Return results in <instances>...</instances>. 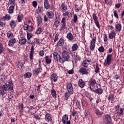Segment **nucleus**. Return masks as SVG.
I'll return each mask as SVG.
<instances>
[{"instance_id": "40", "label": "nucleus", "mask_w": 124, "mask_h": 124, "mask_svg": "<svg viewBox=\"0 0 124 124\" xmlns=\"http://www.w3.org/2000/svg\"><path fill=\"white\" fill-rule=\"evenodd\" d=\"M42 32V30L41 29V28L39 27L35 32L36 34H40Z\"/></svg>"}, {"instance_id": "5", "label": "nucleus", "mask_w": 124, "mask_h": 124, "mask_svg": "<svg viewBox=\"0 0 124 124\" xmlns=\"http://www.w3.org/2000/svg\"><path fill=\"white\" fill-rule=\"evenodd\" d=\"M53 58L54 60H56V61H59V62H62V63L64 62V61H63L62 58H61V56L59 53H58V52H55L53 53Z\"/></svg>"}, {"instance_id": "19", "label": "nucleus", "mask_w": 124, "mask_h": 124, "mask_svg": "<svg viewBox=\"0 0 124 124\" xmlns=\"http://www.w3.org/2000/svg\"><path fill=\"white\" fill-rule=\"evenodd\" d=\"M45 120L47 122H51L52 121V115L51 114L48 113L45 116Z\"/></svg>"}, {"instance_id": "26", "label": "nucleus", "mask_w": 124, "mask_h": 124, "mask_svg": "<svg viewBox=\"0 0 124 124\" xmlns=\"http://www.w3.org/2000/svg\"><path fill=\"white\" fill-rule=\"evenodd\" d=\"M44 7L45 9H49L50 8V4L48 2V0H44Z\"/></svg>"}, {"instance_id": "30", "label": "nucleus", "mask_w": 124, "mask_h": 124, "mask_svg": "<svg viewBox=\"0 0 124 124\" xmlns=\"http://www.w3.org/2000/svg\"><path fill=\"white\" fill-rule=\"evenodd\" d=\"M95 93H98L99 94H101L102 93H103V90H102V89L101 88L95 89Z\"/></svg>"}, {"instance_id": "39", "label": "nucleus", "mask_w": 124, "mask_h": 124, "mask_svg": "<svg viewBox=\"0 0 124 124\" xmlns=\"http://www.w3.org/2000/svg\"><path fill=\"white\" fill-rule=\"evenodd\" d=\"M5 93H4V91L3 90V89L0 87V96L1 95H2L3 96V95H5Z\"/></svg>"}, {"instance_id": "24", "label": "nucleus", "mask_w": 124, "mask_h": 124, "mask_svg": "<svg viewBox=\"0 0 124 124\" xmlns=\"http://www.w3.org/2000/svg\"><path fill=\"white\" fill-rule=\"evenodd\" d=\"M36 12L37 14H42V12H43V8L41 6H38Z\"/></svg>"}, {"instance_id": "47", "label": "nucleus", "mask_w": 124, "mask_h": 124, "mask_svg": "<svg viewBox=\"0 0 124 124\" xmlns=\"http://www.w3.org/2000/svg\"><path fill=\"white\" fill-rule=\"evenodd\" d=\"M73 21H74V23H76V22H77V21H78V17H77V15H74Z\"/></svg>"}, {"instance_id": "33", "label": "nucleus", "mask_w": 124, "mask_h": 124, "mask_svg": "<svg viewBox=\"0 0 124 124\" xmlns=\"http://www.w3.org/2000/svg\"><path fill=\"white\" fill-rule=\"evenodd\" d=\"M10 26L12 29H14L16 27V22L14 20L10 22Z\"/></svg>"}, {"instance_id": "4", "label": "nucleus", "mask_w": 124, "mask_h": 124, "mask_svg": "<svg viewBox=\"0 0 124 124\" xmlns=\"http://www.w3.org/2000/svg\"><path fill=\"white\" fill-rule=\"evenodd\" d=\"M9 3H10V4H13L9 7L8 11L9 13L12 14V13L14 12V8L15 7V0H9Z\"/></svg>"}, {"instance_id": "12", "label": "nucleus", "mask_w": 124, "mask_h": 124, "mask_svg": "<svg viewBox=\"0 0 124 124\" xmlns=\"http://www.w3.org/2000/svg\"><path fill=\"white\" fill-rule=\"evenodd\" d=\"M34 53V46H32L31 49V51L30 53V59L31 61H32L33 60V54Z\"/></svg>"}, {"instance_id": "17", "label": "nucleus", "mask_w": 124, "mask_h": 124, "mask_svg": "<svg viewBox=\"0 0 124 124\" xmlns=\"http://www.w3.org/2000/svg\"><path fill=\"white\" fill-rule=\"evenodd\" d=\"M78 86L80 88H84L85 87V85H86V82L82 80V79L79 80L78 82Z\"/></svg>"}, {"instance_id": "54", "label": "nucleus", "mask_w": 124, "mask_h": 124, "mask_svg": "<svg viewBox=\"0 0 124 124\" xmlns=\"http://www.w3.org/2000/svg\"><path fill=\"white\" fill-rule=\"evenodd\" d=\"M32 30H33V27L32 26H28L27 31H31Z\"/></svg>"}, {"instance_id": "57", "label": "nucleus", "mask_w": 124, "mask_h": 124, "mask_svg": "<svg viewBox=\"0 0 124 124\" xmlns=\"http://www.w3.org/2000/svg\"><path fill=\"white\" fill-rule=\"evenodd\" d=\"M32 5L34 7H36L37 6V2L36 1H33L32 2Z\"/></svg>"}, {"instance_id": "8", "label": "nucleus", "mask_w": 124, "mask_h": 124, "mask_svg": "<svg viewBox=\"0 0 124 124\" xmlns=\"http://www.w3.org/2000/svg\"><path fill=\"white\" fill-rule=\"evenodd\" d=\"M93 18L94 20L95 24L96 25L98 29H100V25H99V22L97 20V16H96V14H95V13H94L93 14Z\"/></svg>"}, {"instance_id": "61", "label": "nucleus", "mask_w": 124, "mask_h": 124, "mask_svg": "<svg viewBox=\"0 0 124 124\" xmlns=\"http://www.w3.org/2000/svg\"><path fill=\"white\" fill-rule=\"evenodd\" d=\"M73 73H74L73 70H70L68 71V74H73Z\"/></svg>"}, {"instance_id": "10", "label": "nucleus", "mask_w": 124, "mask_h": 124, "mask_svg": "<svg viewBox=\"0 0 124 124\" xmlns=\"http://www.w3.org/2000/svg\"><path fill=\"white\" fill-rule=\"evenodd\" d=\"M65 17H63L62 18V20L61 21V23L62 24V27L60 29V31H63L65 29H66V27H65Z\"/></svg>"}, {"instance_id": "6", "label": "nucleus", "mask_w": 124, "mask_h": 124, "mask_svg": "<svg viewBox=\"0 0 124 124\" xmlns=\"http://www.w3.org/2000/svg\"><path fill=\"white\" fill-rule=\"evenodd\" d=\"M89 71L90 70H89V68H86V67H81L78 72L80 73V74H82V75H88L89 74Z\"/></svg>"}, {"instance_id": "29", "label": "nucleus", "mask_w": 124, "mask_h": 124, "mask_svg": "<svg viewBox=\"0 0 124 124\" xmlns=\"http://www.w3.org/2000/svg\"><path fill=\"white\" fill-rule=\"evenodd\" d=\"M89 62H90V60L84 61L82 62V65L84 67L88 68V66L89 65Z\"/></svg>"}, {"instance_id": "62", "label": "nucleus", "mask_w": 124, "mask_h": 124, "mask_svg": "<svg viewBox=\"0 0 124 124\" xmlns=\"http://www.w3.org/2000/svg\"><path fill=\"white\" fill-rule=\"evenodd\" d=\"M76 103L77 106H80L81 103L80 102V101L77 100L76 102Z\"/></svg>"}, {"instance_id": "1", "label": "nucleus", "mask_w": 124, "mask_h": 124, "mask_svg": "<svg viewBox=\"0 0 124 124\" xmlns=\"http://www.w3.org/2000/svg\"><path fill=\"white\" fill-rule=\"evenodd\" d=\"M9 84H4L1 88L4 91H12L13 90V83L12 81H9Z\"/></svg>"}, {"instance_id": "53", "label": "nucleus", "mask_w": 124, "mask_h": 124, "mask_svg": "<svg viewBox=\"0 0 124 124\" xmlns=\"http://www.w3.org/2000/svg\"><path fill=\"white\" fill-rule=\"evenodd\" d=\"M108 40V38H107V34H104V41L105 42H106Z\"/></svg>"}, {"instance_id": "43", "label": "nucleus", "mask_w": 124, "mask_h": 124, "mask_svg": "<svg viewBox=\"0 0 124 124\" xmlns=\"http://www.w3.org/2000/svg\"><path fill=\"white\" fill-rule=\"evenodd\" d=\"M27 39H31L32 37V34L27 32Z\"/></svg>"}, {"instance_id": "51", "label": "nucleus", "mask_w": 124, "mask_h": 124, "mask_svg": "<svg viewBox=\"0 0 124 124\" xmlns=\"http://www.w3.org/2000/svg\"><path fill=\"white\" fill-rule=\"evenodd\" d=\"M96 114L98 116H101V115H102V114H103V113H102V112L98 110L96 111Z\"/></svg>"}, {"instance_id": "21", "label": "nucleus", "mask_w": 124, "mask_h": 124, "mask_svg": "<svg viewBox=\"0 0 124 124\" xmlns=\"http://www.w3.org/2000/svg\"><path fill=\"white\" fill-rule=\"evenodd\" d=\"M68 121V116L66 114L63 115L62 117V124H66V122Z\"/></svg>"}, {"instance_id": "9", "label": "nucleus", "mask_w": 124, "mask_h": 124, "mask_svg": "<svg viewBox=\"0 0 124 124\" xmlns=\"http://www.w3.org/2000/svg\"><path fill=\"white\" fill-rule=\"evenodd\" d=\"M66 89L69 93H73V87H72V84L71 83H67L66 84Z\"/></svg>"}, {"instance_id": "15", "label": "nucleus", "mask_w": 124, "mask_h": 124, "mask_svg": "<svg viewBox=\"0 0 124 124\" xmlns=\"http://www.w3.org/2000/svg\"><path fill=\"white\" fill-rule=\"evenodd\" d=\"M42 70V68L39 67V68H36L34 69L33 71V74L34 75H35L36 76H37L40 72H41V71Z\"/></svg>"}, {"instance_id": "14", "label": "nucleus", "mask_w": 124, "mask_h": 124, "mask_svg": "<svg viewBox=\"0 0 124 124\" xmlns=\"http://www.w3.org/2000/svg\"><path fill=\"white\" fill-rule=\"evenodd\" d=\"M52 54H51L49 56H46L45 57V60H46V62L47 64H50L51 63V62H52Z\"/></svg>"}, {"instance_id": "35", "label": "nucleus", "mask_w": 124, "mask_h": 124, "mask_svg": "<svg viewBox=\"0 0 124 124\" xmlns=\"http://www.w3.org/2000/svg\"><path fill=\"white\" fill-rule=\"evenodd\" d=\"M51 95L54 98H57V92L54 90H51Z\"/></svg>"}, {"instance_id": "11", "label": "nucleus", "mask_w": 124, "mask_h": 124, "mask_svg": "<svg viewBox=\"0 0 124 124\" xmlns=\"http://www.w3.org/2000/svg\"><path fill=\"white\" fill-rule=\"evenodd\" d=\"M62 56L63 59H63V60L64 61V62L65 61H67L68 59H69V54H68L67 51L64 50L62 53Z\"/></svg>"}, {"instance_id": "18", "label": "nucleus", "mask_w": 124, "mask_h": 124, "mask_svg": "<svg viewBox=\"0 0 124 124\" xmlns=\"http://www.w3.org/2000/svg\"><path fill=\"white\" fill-rule=\"evenodd\" d=\"M108 37L109 39H113L116 37V32H115V31H112L108 35Z\"/></svg>"}, {"instance_id": "31", "label": "nucleus", "mask_w": 124, "mask_h": 124, "mask_svg": "<svg viewBox=\"0 0 124 124\" xmlns=\"http://www.w3.org/2000/svg\"><path fill=\"white\" fill-rule=\"evenodd\" d=\"M67 38L71 41L72 40H73L74 37H73V35H72L71 32H69L67 35Z\"/></svg>"}, {"instance_id": "58", "label": "nucleus", "mask_w": 124, "mask_h": 124, "mask_svg": "<svg viewBox=\"0 0 124 124\" xmlns=\"http://www.w3.org/2000/svg\"><path fill=\"white\" fill-rule=\"evenodd\" d=\"M39 55L41 57H43V56H44V51L40 50V52H39Z\"/></svg>"}, {"instance_id": "60", "label": "nucleus", "mask_w": 124, "mask_h": 124, "mask_svg": "<svg viewBox=\"0 0 124 124\" xmlns=\"http://www.w3.org/2000/svg\"><path fill=\"white\" fill-rule=\"evenodd\" d=\"M44 21L45 22H48V17H47L46 15L44 16Z\"/></svg>"}, {"instance_id": "36", "label": "nucleus", "mask_w": 124, "mask_h": 124, "mask_svg": "<svg viewBox=\"0 0 124 124\" xmlns=\"http://www.w3.org/2000/svg\"><path fill=\"white\" fill-rule=\"evenodd\" d=\"M7 36L8 38H12V37H13V33H12L11 31H8L7 32Z\"/></svg>"}, {"instance_id": "46", "label": "nucleus", "mask_w": 124, "mask_h": 124, "mask_svg": "<svg viewBox=\"0 0 124 124\" xmlns=\"http://www.w3.org/2000/svg\"><path fill=\"white\" fill-rule=\"evenodd\" d=\"M54 26L56 28H58V26H60V21H59V20H56L54 22Z\"/></svg>"}, {"instance_id": "27", "label": "nucleus", "mask_w": 124, "mask_h": 124, "mask_svg": "<svg viewBox=\"0 0 124 124\" xmlns=\"http://www.w3.org/2000/svg\"><path fill=\"white\" fill-rule=\"evenodd\" d=\"M37 23H38V27H39L40 26V24L42 23V18L40 16H37Z\"/></svg>"}, {"instance_id": "32", "label": "nucleus", "mask_w": 124, "mask_h": 124, "mask_svg": "<svg viewBox=\"0 0 124 124\" xmlns=\"http://www.w3.org/2000/svg\"><path fill=\"white\" fill-rule=\"evenodd\" d=\"M78 50V45L77 44H74L72 46V51L74 52V51H77Z\"/></svg>"}, {"instance_id": "38", "label": "nucleus", "mask_w": 124, "mask_h": 124, "mask_svg": "<svg viewBox=\"0 0 124 124\" xmlns=\"http://www.w3.org/2000/svg\"><path fill=\"white\" fill-rule=\"evenodd\" d=\"M23 16H22V15H18L17 16V18L18 22L19 23H20V22H22V20H23Z\"/></svg>"}, {"instance_id": "41", "label": "nucleus", "mask_w": 124, "mask_h": 124, "mask_svg": "<svg viewBox=\"0 0 124 124\" xmlns=\"http://www.w3.org/2000/svg\"><path fill=\"white\" fill-rule=\"evenodd\" d=\"M113 14L114 17L116 18V19H119V16L118 15V12H117V10H114L113 11Z\"/></svg>"}, {"instance_id": "3", "label": "nucleus", "mask_w": 124, "mask_h": 124, "mask_svg": "<svg viewBox=\"0 0 124 124\" xmlns=\"http://www.w3.org/2000/svg\"><path fill=\"white\" fill-rule=\"evenodd\" d=\"M113 55L112 54H108L107 56L106 59L105 60L104 64V66H107V65H109L111 64V62H112V59Z\"/></svg>"}, {"instance_id": "13", "label": "nucleus", "mask_w": 124, "mask_h": 124, "mask_svg": "<svg viewBox=\"0 0 124 124\" xmlns=\"http://www.w3.org/2000/svg\"><path fill=\"white\" fill-rule=\"evenodd\" d=\"M105 120L106 122H107V124H113L111 122L112 121V119L111 118V116L109 114H107L105 116Z\"/></svg>"}, {"instance_id": "48", "label": "nucleus", "mask_w": 124, "mask_h": 124, "mask_svg": "<svg viewBox=\"0 0 124 124\" xmlns=\"http://www.w3.org/2000/svg\"><path fill=\"white\" fill-rule=\"evenodd\" d=\"M63 16H67L68 17L70 16V12L67 11L63 14Z\"/></svg>"}, {"instance_id": "37", "label": "nucleus", "mask_w": 124, "mask_h": 124, "mask_svg": "<svg viewBox=\"0 0 124 124\" xmlns=\"http://www.w3.org/2000/svg\"><path fill=\"white\" fill-rule=\"evenodd\" d=\"M70 94H72V93H70L68 92H65L64 93V97L66 98V100L68 99V97L70 96Z\"/></svg>"}, {"instance_id": "59", "label": "nucleus", "mask_w": 124, "mask_h": 124, "mask_svg": "<svg viewBox=\"0 0 124 124\" xmlns=\"http://www.w3.org/2000/svg\"><path fill=\"white\" fill-rule=\"evenodd\" d=\"M23 28H24V30H25V31H28V29L29 28V26H28V25L25 24L23 26Z\"/></svg>"}, {"instance_id": "20", "label": "nucleus", "mask_w": 124, "mask_h": 124, "mask_svg": "<svg viewBox=\"0 0 124 124\" xmlns=\"http://www.w3.org/2000/svg\"><path fill=\"white\" fill-rule=\"evenodd\" d=\"M115 29L116 31H118V32H121V31L122 30V25L118 23V24L115 26Z\"/></svg>"}, {"instance_id": "52", "label": "nucleus", "mask_w": 124, "mask_h": 124, "mask_svg": "<svg viewBox=\"0 0 124 124\" xmlns=\"http://www.w3.org/2000/svg\"><path fill=\"white\" fill-rule=\"evenodd\" d=\"M3 47H2V45H1V43H0V54H1L2 52H3Z\"/></svg>"}, {"instance_id": "56", "label": "nucleus", "mask_w": 124, "mask_h": 124, "mask_svg": "<svg viewBox=\"0 0 124 124\" xmlns=\"http://www.w3.org/2000/svg\"><path fill=\"white\" fill-rule=\"evenodd\" d=\"M34 118L36 119V120H40L39 116L37 114H34Z\"/></svg>"}, {"instance_id": "2", "label": "nucleus", "mask_w": 124, "mask_h": 124, "mask_svg": "<svg viewBox=\"0 0 124 124\" xmlns=\"http://www.w3.org/2000/svg\"><path fill=\"white\" fill-rule=\"evenodd\" d=\"M95 85L97 86V83H96V80L94 78H91L89 86H90V89L91 90L92 92H94V89H96L97 86L95 87Z\"/></svg>"}, {"instance_id": "34", "label": "nucleus", "mask_w": 124, "mask_h": 124, "mask_svg": "<svg viewBox=\"0 0 124 124\" xmlns=\"http://www.w3.org/2000/svg\"><path fill=\"white\" fill-rule=\"evenodd\" d=\"M64 44L63 39H60L57 44V46H62Z\"/></svg>"}, {"instance_id": "42", "label": "nucleus", "mask_w": 124, "mask_h": 124, "mask_svg": "<svg viewBox=\"0 0 124 124\" xmlns=\"http://www.w3.org/2000/svg\"><path fill=\"white\" fill-rule=\"evenodd\" d=\"M23 65H24L23 64V63H22L21 62H19L18 63L17 66L19 69H22V67H23Z\"/></svg>"}, {"instance_id": "63", "label": "nucleus", "mask_w": 124, "mask_h": 124, "mask_svg": "<svg viewBox=\"0 0 124 124\" xmlns=\"http://www.w3.org/2000/svg\"><path fill=\"white\" fill-rule=\"evenodd\" d=\"M34 42L35 43H39V39H37V38H35L34 39Z\"/></svg>"}, {"instance_id": "44", "label": "nucleus", "mask_w": 124, "mask_h": 124, "mask_svg": "<svg viewBox=\"0 0 124 124\" xmlns=\"http://www.w3.org/2000/svg\"><path fill=\"white\" fill-rule=\"evenodd\" d=\"M24 76L27 78H30V77H31V73L28 72L25 75H24Z\"/></svg>"}, {"instance_id": "16", "label": "nucleus", "mask_w": 124, "mask_h": 124, "mask_svg": "<svg viewBox=\"0 0 124 124\" xmlns=\"http://www.w3.org/2000/svg\"><path fill=\"white\" fill-rule=\"evenodd\" d=\"M50 79L53 82H57V80H58V75L56 74H52L50 77Z\"/></svg>"}, {"instance_id": "28", "label": "nucleus", "mask_w": 124, "mask_h": 124, "mask_svg": "<svg viewBox=\"0 0 124 124\" xmlns=\"http://www.w3.org/2000/svg\"><path fill=\"white\" fill-rule=\"evenodd\" d=\"M61 10H62V12H65V11L67 10V6H66L63 3L61 5Z\"/></svg>"}, {"instance_id": "23", "label": "nucleus", "mask_w": 124, "mask_h": 124, "mask_svg": "<svg viewBox=\"0 0 124 124\" xmlns=\"http://www.w3.org/2000/svg\"><path fill=\"white\" fill-rule=\"evenodd\" d=\"M26 42H27V40L25 38H21L19 40V44L20 45H23V44H26Z\"/></svg>"}, {"instance_id": "22", "label": "nucleus", "mask_w": 124, "mask_h": 124, "mask_svg": "<svg viewBox=\"0 0 124 124\" xmlns=\"http://www.w3.org/2000/svg\"><path fill=\"white\" fill-rule=\"evenodd\" d=\"M15 43H16V40L15 39H11L9 41L8 45L11 47V46H13Z\"/></svg>"}, {"instance_id": "49", "label": "nucleus", "mask_w": 124, "mask_h": 124, "mask_svg": "<svg viewBox=\"0 0 124 124\" xmlns=\"http://www.w3.org/2000/svg\"><path fill=\"white\" fill-rule=\"evenodd\" d=\"M106 4H112V0H105Z\"/></svg>"}, {"instance_id": "7", "label": "nucleus", "mask_w": 124, "mask_h": 124, "mask_svg": "<svg viewBox=\"0 0 124 124\" xmlns=\"http://www.w3.org/2000/svg\"><path fill=\"white\" fill-rule=\"evenodd\" d=\"M96 40V37H94L93 39H92L90 43V49L91 51H93L94 50V47H95V42Z\"/></svg>"}, {"instance_id": "64", "label": "nucleus", "mask_w": 124, "mask_h": 124, "mask_svg": "<svg viewBox=\"0 0 124 124\" xmlns=\"http://www.w3.org/2000/svg\"><path fill=\"white\" fill-rule=\"evenodd\" d=\"M5 26V24L3 22H0V26L3 27Z\"/></svg>"}, {"instance_id": "45", "label": "nucleus", "mask_w": 124, "mask_h": 124, "mask_svg": "<svg viewBox=\"0 0 124 124\" xmlns=\"http://www.w3.org/2000/svg\"><path fill=\"white\" fill-rule=\"evenodd\" d=\"M95 72H96V73H98V72H99V67H98V64H97L96 65V68L95 69Z\"/></svg>"}, {"instance_id": "50", "label": "nucleus", "mask_w": 124, "mask_h": 124, "mask_svg": "<svg viewBox=\"0 0 124 124\" xmlns=\"http://www.w3.org/2000/svg\"><path fill=\"white\" fill-rule=\"evenodd\" d=\"M98 51L101 52H104V47L103 46H100L98 48Z\"/></svg>"}, {"instance_id": "25", "label": "nucleus", "mask_w": 124, "mask_h": 124, "mask_svg": "<svg viewBox=\"0 0 124 124\" xmlns=\"http://www.w3.org/2000/svg\"><path fill=\"white\" fill-rule=\"evenodd\" d=\"M46 13L47 14V17L49 19H53V18H54V16H55V15L52 12H47Z\"/></svg>"}, {"instance_id": "55", "label": "nucleus", "mask_w": 124, "mask_h": 124, "mask_svg": "<svg viewBox=\"0 0 124 124\" xmlns=\"http://www.w3.org/2000/svg\"><path fill=\"white\" fill-rule=\"evenodd\" d=\"M4 18V19H7V20H10L11 19L10 16H9V15H6Z\"/></svg>"}]
</instances>
